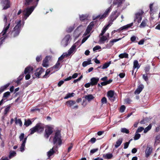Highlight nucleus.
I'll return each instance as SVG.
<instances>
[{
	"mask_svg": "<svg viewBox=\"0 0 160 160\" xmlns=\"http://www.w3.org/2000/svg\"><path fill=\"white\" fill-rule=\"evenodd\" d=\"M130 141H129L128 142H125L124 144V149H126L128 148V147L129 146V143H130Z\"/></svg>",
	"mask_w": 160,
	"mask_h": 160,
	"instance_id": "obj_55",
	"label": "nucleus"
},
{
	"mask_svg": "<svg viewBox=\"0 0 160 160\" xmlns=\"http://www.w3.org/2000/svg\"><path fill=\"white\" fill-rule=\"evenodd\" d=\"M23 74L20 75L18 79V80L17 81V83H18L23 78Z\"/></svg>",
	"mask_w": 160,
	"mask_h": 160,
	"instance_id": "obj_58",
	"label": "nucleus"
},
{
	"mask_svg": "<svg viewBox=\"0 0 160 160\" xmlns=\"http://www.w3.org/2000/svg\"><path fill=\"white\" fill-rule=\"evenodd\" d=\"M152 149L151 148L147 147L145 151L146 157H148L152 152Z\"/></svg>",
	"mask_w": 160,
	"mask_h": 160,
	"instance_id": "obj_26",
	"label": "nucleus"
},
{
	"mask_svg": "<svg viewBox=\"0 0 160 160\" xmlns=\"http://www.w3.org/2000/svg\"><path fill=\"white\" fill-rule=\"evenodd\" d=\"M25 138V137H24V134L23 133H22L19 137L20 141H22Z\"/></svg>",
	"mask_w": 160,
	"mask_h": 160,
	"instance_id": "obj_51",
	"label": "nucleus"
},
{
	"mask_svg": "<svg viewBox=\"0 0 160 160\" xmlns=\"http://www.w3.org/2000/svg\"><path fill=\"white\" fill-rule=\"evenodd\" d=\"M126 108L125 107L124 105H122L121 106L120 109V111L121 112H123Z\"/></svg>",
	"mask_w": 160,
	"mask_h": 160,
	"instance_id": "obj_54",
	"label": "nucleus"
},
{
	"mask_svg": "<svg viewBox=\"0 0 160 160\" xmlns=\"http://www.w3.org/2000/svg\"><path fill=\"white\" fill-rule=\"evenodd\" d=\"M10 109V107L8 106H7L4 110V114H6L7 113L9 112V110Z\"/></svg>",
	"mask_w": 160,
	"mask_h": 160,
	"instance_id": "obj_52",
	"label": "nucleus"
},
{
	"mask_svg": "<svg viewBox=\"0 0 160 160\" xmlns=\"http://www.w3.org/2000/svg\"><path fill=\"white\" fill-rule=\"evenodd\" d=\"M122 141V139L121 138H119L117 141L115 146L116 148H118L121 144Z\"/></svg>",
	"mask_w": 160,
	"mask_h": 160,
	"instance_id": "obj_30",
	"label": "nucleus"
},
{
	"mask_svg": "<svg viewBox=\"0 0 160 160\" xmlns=\"http://www.w3.org/2000/svg\"><path fill=\"white\" fill-rule=\"evenodd\" d=\"M121 132L122 133L128 134L129 133V130L125 128H122L121 129Z\"/></svg>",
	"mask_w": 160,
	"mask_h": 160,
	"instance_id": "obj_44",
	"label": "nucleus"
},
{
	"mask_svg": "<svg viewBox=\"0 0 160 160\" xmlns=\"http://www.w3.org/2000/svg\"><path fill=\"white\" fill-rule=\"evenodd\" d=\"M144 88V86L142 85H140L135 92V94H139L142 90Z\"/></svg>",
	"mask_w": 160,
	"mask_h": 160,
	"instance_id": "obj_25",
	"label": "nucleus"
},
{
	"mask_svg": "<svg viewBox=\"0 0 160 160\" xmlns=\"http://www.w3.org/2000/svg\"><path fill=\"white\" fill-rule=\"evenodd\" d=\"M112 24V23H110L109 22V23L106 26H105L103 29L102 32L100 34V36H102L105 33L106 31L108 29V27L110 26Z\"/></svg>",
	"mask_w": 160,
	"mask_h": 160,
	"instance_id": "obj_24",
	"label": "nucleus"
},
{
	"mask_svg": "<svg viewBox=\"0 0 160 160\" xmlns=\"http://www.w3.org/2000/svg\"><path fill=\"white\" fill-rule=\"evenodd\" d=\"M53 143L55 145H60L62 144V140L60 132L59 131L56 132L53 139Z\"/></svg>",
	"mask_w": 160,
	"mask_h": 160,
	"instance_id": "obj_5",
	"label": "nucleus"
},
{
	"mask_svg": "<svg viewBox=\"0 0 160 160\" xmlns=\"http://www.w3.org/2000/svg\"><path fill=\"white\" fill-rule=\"evenodd\" d=\"M101 48V47L98 45H97L93 49V51H96L99 50Z\"/></svg>",
	"mask_w": 160,
	"mask_h": 160,
	"instance_id": "obj_56",
	"label": "nucleus"
},
{
	"mask_svg": "<svg viewBox=\"0 0 160 160\" xmlns=\"http://www.w3.org/2000/svg\"><path fill=\"white\" fill-rule=\"evenodd\" d=\"M61 62L59 61H58L56 64L53 67L51 68H53H53H55L56 69V71L58 70L61 67L60 65Z\"/></svg>",
	"mask_w": 160,
	"mask_h": 160,
	"instance_id": "obj_27",
	"label": "nucleus"
},
{
	"mask_svg": "<svg viewBox=\"0 0 160 160\" xmlns=\"http://www.w3.org/2000/svg\"><path fill=\"white\" fill-rule=\"evenodd\" d=\"M33 70V68L32 67L28 66L25 68L24 73L25 74H27V73L31 74Z\"/></svg>",
	"mask_w": 160,
	"mask_h": 160,
	"instance_id": "obj_19",
	"label": "nucleus"
},
{
	"mask_svg": "<svg viewBox=\"0 0 160 160\" xmlns=\"http://www.w3.org/2000/svg\"><path fill=\"white\" fill-rule=\"evenodd\" d=\"M143 12L141 11L135 14V20H136L138 23L140 22L142 19V16Z\"/></svg>",
	"mask_w": 160,
	"mask_h": 160,
	"instance_id": "obj_13",
	"label": "nucleus"
},
{
	"mask_svg": "<svg viewBox=\"0 0 160 160\" xmlns=\"http://www.w3.org/2000/svg\"><path fill=\"white\" fill-rule=\"evenodd\" d=\"M53 148L51 149L49 151L47 152V155L48 157H50L52 156L55 152L54 151Z\"/></svg>",
	"mask_w": 160,
	"mask_h": 160,
	"instance_id": "obj_40",
	"label": "nucleus"
},
{
	"mask_svg": "<svg viewBox=\"0 0 160 160\" xmlns=\"http://www.w3.org/2000/svg\"><path fill=\"white\" fill-rule=\"evenodd\" d=\"M131 101V100L129 98H127L125 100V102L126 103L128 104L130 103Z\"/></svg>",
	"mask_w": 160,
	"mask_h": 160,
	"instance_id": "obj_63",
	"label": "nucleus"
},
{
	"mask_svg": "<svg viewBox=\"0 0 160 160\" xmlns=\"http://www.w3.org/2000/svg\"><path fill=\"white\" fill-rule=\"evenodd\" d=\"M109 34L108 33L106 36H100V39L99 42L100 43H104L106 41L109 37Z\"/></svg>",
	"mask_w": 160,
	"mask_h": 160,
	"instance_id": "obj_16",
	"label": "nucleus"
},
{
	"mask_svg": "<svg viewBox=\"0 0 160 160\" xmlns=\"http://www.w3.org/2000/svg\"><path fill=\"white\" fill-rule=\"evenodd\" d=\"M99 78L98 77H93L91 78L90 80L92 86H94L97 84L99 81Z\"/></svg>",
	"mask_w": 160,
	"mask_h": 160,
	"instance_id": "obj_20",
	"label": "nucleus"
},
{
	"mask_svg": "<svg viewBox=\"0 0 160 160\" xmlns=\"http://www.w3.org/2000/svg\"><path fill=\"white\" fill-rule=\"evenodd\" d=\"M119 15L120 13L118 12L117 11L112 12L109 18L111 22L110 23L112 24V22L117 18Z\"/></svg>",
	"mask_w": 160,
	"mask_h": 160,
	"instance_id": "obj_7",
	"label": "nucleus"
},
{
	"mask_svg": "<svg viewBox=\"0 0 160 160\" xmlns=\"http://www.w3.org/2000/svg\"><path fill=\"white\" fill-rule=\"evenodd\" d=\"M53 70V68H50L47 70L45 75L43 76L44 78L48 77L50 72Z\"/></svg>",
	"mask_w": 160,
	"mask_h": 160,
	"instance_id": "obj_29",
	"label": "nucleus"
},
{
	"mask_svg": "<svg viewBox=\"0 0 160 160\" xmlns=\"http://www.w3.org/2000/svg\"><path fill=\"white\" fill-rule=\"evenodd\" d=\"M68 56L67 54V53H64L63 54L58 58V61L60 62V61L62 60L65 57H67Z\"/></svg>",
	"mask_w": 160,
	"mask_h": 160,
	"instance_id": "obj_38",
	"label": "nucleus"
},
{
	"mask_svg": "<svg viewBox=\"0 0 160 160\" xmlns=\"http://www.w3.org/2000/svg\"><path fill=\"white\" fill-rule=\"evenodd\" d=\"M91 59H88L87 61H84L82 63V66L83 67H85L87 65L92 64L91 62Z\"/></svg>",
	"mask_w": 160,
	"mask_h": 160,
	"instance_id": "obj_31",
	"label": "nucleus"
},
{
	"mask_svg": "<svg viewBox=\"0 0 160 160\" xmlns=\"http://www.w3.org/2000/svg\"><path fill=\"white\" fill-rule=\"evenodd\" d=\"M89 35H88L86 37H85L82 40V43H84V42H85V41L88 39V38H89Z\"/></svg>",
	"mask_w": 160,
	"mask_h": 160,
	"instance_id": "obj_61",
	"label": "nucleus"
},
{
	"mask_svg": "<svg viewBox=\"0 0 160 160\" xmlns=\"http://www.w3.org/2000/svg\"><path fill=\"white\" fill-rule=\"evenodd\" d=\"M133 25V23H131L129 24H128L120 28L118 30L120 31L123 30H127L129 28L132 27Z\"/></svg>",
	"mask_w": 160,
	"mask_h": 160,
	"instance_id": "obj_22",
	"label": "nucleus"
},
{
	"mask_svg": "<svg viewBox=\"0 0 160 160\" xmlns=\"http://www.w3.org/2000/svg\"><path fill=\"white\" fill-rule=\"evenodd\" d=\"M68 106L71 107L76 103V102L73 100H69L66 102Z\"/></svg>",
	"mask_w": 160,
	"mask_h": 160,
	"instance_id": "obj_28",
	"label": "nucleus"
},
{
	"mask_svg": "<svg viewBox=\"0 0 160 160\" xmlns=\"http://www.w3.org/2000/svg\"><path fill=\"white\" fill-rule=\"evenodd\" d=\"M44 71V70L42 68H38L34 73V75L32 76L33 78H39L40 75Z\"/></svg>",
	"mask_w": 160,
	"mask_h": 160,
	"instance_id": "obj_10",
	"label": "nucleus"
},
{
	"mask_svg": "<svg viewBox=\"0 0 160 160\" xmlns=\"http://www.w3.org/2000/svg\"><path fill=\"white\" fill-rule=\"evenodd\" d=\"M3 21L5 22V24H8L7 23V17L6 15H4L3 16Z\"/></svg>",
	"mask_w": 160,
	"mask_h": 160,
	"instance_id": "obj_53",
	"label": "nucleus"
},
{
	"mask_svg": "<svg viewBox=\"0 0 160 160\" xmlns=\"http://www.w3.org/2000/svg\"><path fill=\"white\" fill-rule=\"evenodd\" d=\"M141 135L140 134L136 132L135 136L134 137V140H137L140 137Z\"/></svg>",
	"mask_w": 160,
	"mask_h": 160,
	"instance_id": "obj_47",
	"label": "nucleus"
},
{
	"mask_svg": "<svg viewBox=\"0 0 160 160\" xmlns=\"http://www.w3.org/2000/svg\"><path fill=\"white\" fill-rule=\"evenodd\" d=\"M137 39V37L135 36H133L130 39L132 42H134Z\"/></svg>",
	"mask_w": 160,
	"mask_h": 160,
	"instance_id": "obj_62",
	"label": "nucleus"
},
{
	"mask_svg": "<svg viewBox=\"0 0 160 160\" xmlns=\"http://www.w3.org/2000/svg\"><path fill=\"white\" fill-rule=\"evenodd\" d=\"M102 104H106L107 103V99L106 97H103L101 100Z\"/></svg>",
	"mask_w": 160,
	"mask_h": 160,
	"instance_id": "obj_50",
	"label": "nucleus"
},
{
	"mask_svg": "<svg viewBox=\"0 0 160 160\" xmlns=\"http://www.w3.org/2000/svg\"><path fill=\"white\" fill-rule=\"evenodd\" d=\"M148 22V20L147 19H144L143 20L141 24L140 25L139 27L140 28H142L145 27L147 25V23Z\"/></svg>",
	"mask_w": 160,
	"mask_h": 160,
	"instance_id": "obj_32",
	"label": "nucleus"
},
{
	"mask_svg": "<svg viewBox=\"0 0 160 160\" xmlns=\"http://www.w3.org/2000/svg\"><path fill=\"white\" fill-rule=\"evenodd\" d=\"M122 38H119L118 39H114L111 40L109 43L107 44L106 46V48H110L114 44V42H115L121 39Z\"/></svg>",
	"mask_w": 160,
	"mask_h": 160,
	"instance_id": "obj_14",
	"label": "nucleus"
},
{
	"mask_svg": "<svg viewBox=\"0 0 160 160\" xmlns=\"http://www.w3.org/2000/svg\"><path fill=\"white\" fill-rule=\"evenodd\" d=\"M51 57L50 56H46L45 58L43 60V63L42 64V66L44 67H47L48 66V61L50 59Z\"/></svg>",
	"mask_w": 160,
	"mask_h": 160,
	"instance_id": "obj_18",
	"label": "nucleus"
},
{
	"mask_svg": "<svg viewBox=\"0 0 160 160\" xmlns=\"http://www.w3.org/2000/svg\"><path fill=\"white\" fill-rule=\"evenodd\" d=\"M27 138V137H26L24 139V140L22 141V143L21 144V145L20 148V151H21L22 152H23L24 150V148H25V144L26 142Z\"/></svg>",
	"mask_w": 160,
	"mask_h": 160,
	"instance_id": "obj_21",
	"label": "nucleus"
},
{
	"mask_svg": "<svg viewBox=\"0 0 160 160\" xmlns=\"http://www.w3.org/2000/svg\"><path fill=\"white\" fill-rule=\"evenodd\" d=\"M74 93H68L67 94L65 97L64 98V99H67L69 98L73 97L74 96Z\"/></svg>",
	"mask_w": 160,
	"mask_h": 160,
	"instance_id": "obj_42",
	"label": "nucleus"
},
{
	"mask_svg": "<svg viewBox=\"0 0 160 160\" xmlns=\"http://www.w3.org/2000/svg\"><path fill=\"white\" fill-rule=\"evenodd\" d=\"M144 130V128L142 127H139L136 131L138 133Z\"/></svg>",
	"mask_w": 160,
	"mask_h": 160,
	"instance_id": "obj_57",
	"label": "nucleus"
},
{
	"mask_svg": "<svg viewBox=\"0 0 160 160\" xmlns=\"http://www.w3.org/2000/svg\"><path fill=\"white\" fill-rule=\"evenodd\" d=\"M32 122L30 119H28L27 120H25L24 122V125L26 127H28L32 124Z\"/></svg>",
	"mask_w": 160,
	"mask_h": 160,
	"instance_id": "obj_43",
	"label": "nucleus"
},
{
	"mask_svg": "<svg viewBox=\"0 0 160 160\" xmlns=\"http://www.w3.org/2000/svg\"><path fill=\"white\" fill-rule=\"evenodd\" d=\"M10 85L9 83L4 85L0 88V92H2L5 90L7 87H8Z\"/></svg>",
	"mask_w": 160,
	"mask_h": 160,
	"instance_id": "obj_35",
	"label": "nucleus"
},
{
	"mask_svg": "<svg viewBox=\"0 0 160 160\" xmlns=\"http://www.w3.org/2000/svg\"><path fill=\"white\" fill-rule=\"evenodd\" d=\"M143 78L145 81H147L148 80V78L147 74H146V75H143Z\"/></svg>",
	"mask_w": 160,
	"mask_h": 160,
	"instance_id": "obj_64",
	"label": "nucleus"
},
{
	"mask_svg": "<svg viewBox=\"0 0 160 160\" xmlns=\"http://www.w3.org/2000/svg\"><path fill=\"white\" fill-rule=\"evenodd\" d=\"M140 67V65H139L138 61L137 60H135L133 62V69H134L136 68H137L138 69Z\"/></svg>",
	"mask_w": 160,
	"mask_h": 160,
	"instance_id": "obj_33",
	"label": "nucleus"
},
{
	"mask_svg": "<svg viewBox=\"0 0 160 160\" xmlns=\"http://www.w3.org/2000/svg\"><path fill=\"white\" fill-rule=\"evenodd\" d=\"M114 94V91L112 90H110L108 91L107 93V96L109 98V99L112 101H113L115 99Z\"/></svg>",
	"mask_w": 160,
	"mask_h": 160,
	"instance_id": "obj_15",
	"label": "nucleus"
},
{
	"mask_svg": "<svg viewBox=\"0 0 160 160\" xmlns=\"http://www.w3.org/2000/svg\"><path fill=\"white\" fill-rule=\"evenodd\" d=\"M15 23L16 25L14 28V31L13 32L14 37L18 36L20 32L21 26V21L20 20H17Z\"/></svg>",
	"mask_w": 160,
	"mask_h": 160,
	"instance_id": "obj_4",
	"label": "nucleus"
},
{
	"mask_svg": "<svg viewBox=\"0 0 160 160\" xmlns=\"http://www.w3.org/2000/svg\"><path fill=\"white\" fill-rule=\"evenodd\" d=\"M15 123L16 124H18L20 126H22V122L21 120L20 119H18L17 118H15Z\"/></svg>",
	"mask_w": 160,
	"mask_h": 160,
	"instance_id": "obj_36",
	"label": "nucleus"
},
{
	"mask_svg": "<svg viewBox=\"0 0 160 160\" xmlns=\"http://www.w3.org/2000/svg\"><path fill=\"white\" fill-rule=\"evenodd\" d=\"M16 152L14 151H12L10 152L9 158H10L16 156Z\"/></svg>",
	"mask_w": 160,
	"mask_h": 160,
	"instance_id": "obj_45",
	"label": "nucleus"
},
{
	"mask_svg": "<svg viewBox=\"0 0 160 160\" xmlns=\"http://www.w3.org/2000/svg\"><path fill=\"white\" fill-rule=\"evenodd\" d=\"M26 75L25 76V79L26 80H28L30 78L31 76L30 74L27 73L26 74Z\"/></svg>",
	"mask_w": 160,
	"mask_h": 160,
	"instance_id": "obj_59",
	"label": "nucleus"
},
{
	"mask_svg": "<svg viewBox=\"0 0 160 160\" xmlns=\"http://www.w3.org/2000/svg\"><path fill=\"white\" fill-rule=\"evenodd\" d=\"M10 95V92H6L3 94V98L6 99Z\"/></svg>",
	"mask_w": 160,
	"mask_h": 160,
	"instance_id": "obj_46",
	"label": "nucleus"
},
{
	"mask_svg": "<svg viewBox=\"0 0 160 160\" xmlns=\"http://www.w3.org/2000/svg\"><path fill=\"white\" fill-rule=\"evenodd\" d=\"M125 0H114L113 3L114 4H117L118 5V6L120 5L122 2Z\"/></svg>",
	"mask_w": 160,
	"mask_h": 160,
	"instance_id": "obj_37",
	"label": "nucleus"
},
{
	"mask_svg": "<svg viewBox=\"0 0 160 160\" xmlns=\"http://www.w3.org/2000/svg\"><path fill=\"white\" fill-rule=\"evenodd\" d=\"M111 10V7H110L106 10L104 13L102 15H98L95 17H94V16H93V19L95 20L96 18H99L100 19H104L108 16Z\"/></svg>",
	"mask_w": 160,
	"mask_h": 160,
	"instance_id": "obj_6",
	"label": "nucleus"
},
{
	"mask_svg": "<svg viewBox=\"0 0 160 160\" xmlns=\"http://www.w3.org/2000/svg\"><path fill=\"white\" fill-rule=\"evenodd\" d=\"M152 128V125H149L145 129H144V132L146 133L148 131L151 129Z\"/></svg>",
	"mask_w": 160,
	"mask_h": 160,
	"instance_id": "obj_48",
	"label": "nucleus"
},
{
	"mask_svg": "<svg viewBox=\"0 0 160 160\" xmlns=\"http://www.w3.org/2000/svg\"><path fill=\"white\" fill-rule=\"evenodd\" d=\"M52 128L49 127H47L45 129V137L47 138H48L49 136L52 133Z\"/></svg>",
	"mask_w": 160,
	"mask_h": 160,
	"instance_id": "obj_12",
	"label": "nucleus"
},
{
	"mask_svg": "<svg viewBox=\"0 0 160 160\" xmlns=\"http://www.w3.org/2000/svg\"><path fill=\"white\" fill-rule=\"evenodd\" d=\"M94 98L95 96L94 95L92 94H88L85 96L84 97L85 98L88 102H90Z\"/></svg>",
	"mask_w": 160,
	"mask_h": 160,
	"instance_id": "obj_23",
	"label": "nucleus"
},
{
	"mask_svg": "<svg viewBox=\"0 0 160 160\" xmlns=\"http://www.w3.org/2000/svg\"><path fill=\"white\" fill-rule=\"evenodd\" d=\"M1 4L3 10L6 9L10 7V2L9 0H2Z\"/></svg>",
	"mask_w": 160,
	"mask_h": 160,
	"instance_id": "obj_8",
	"label": "nucleus"
},
{
	"mask_svg": "<svg viewBox=\"0 0 160 160\" xmlns=\"http://www.w3.org/2000/svg\"><path fill=\"white\" fill-rule=\"evenodd\" d=\"M71 39V37L69 35H66L62 41V44L64 47L67 46L69 43V41Z\"/></svg>",
	"mask_w": 160,
	"mask_h": 160,
	"instance_id": "obj_9",
	"label": "nucleus"
},
{
	"mask_svg": "<svg viewBox=\"0 0 160 160\" xmlns=\"http://www.w3.org/2000/svg\"><path fill=\"white\" fill-rule=\"evenodd\" d=\"M10 23L5 24L2 31L0 34V44L1 45L6 38V33L9 28Z\"/></svg>",
	"mask_w": 160,
	"mask_h": 160,
	"instance_id": "obj_3",
	"label": "nucleus"
},
{
	"mask_svg": "<svg viewBox=\"0 0 160 160\" xmlns=\"http://www.w3.org/2000/svg\"><path fill=\"white\" fill-rule=\"evenodd\" d=\"M113 157V155L112 153H108L106 154H103V157L107 159H110L111 158Z\"/></svg>",
	"mask_w": 160,
	"mask_h": 160,
	"instance_id": "obj_34",
	"label": "nucleus"
},
{
	"mask_svg": "<svg viewBox=\"0 0 160 160\" xmlns=\"http://www.w3.org/2000/svg\"><path fill=\"white\" fill-rule=\"evenodd\" d=\"M44 125L41 123H38L33 128L30 129V134H32L35 132L41 133L44 130Z\"/></svg>",
	"mask_w": 160,
	"mask_h": 160,
	"instance_id": "obj_2",
	"label": "nucleus"
},
{
	"mask_svg": "<svg viewBox=\"0 0 160 160\" xmlns=\"http://www.w3.org/2000/svg\"><path fill=\"white\" fill-rule=\"evenodd\" d=\"M39 0H25V4L26 5H32L33 6L25 8L22 12L23 17L22 19L26 20L31 14L35 8L38 5Z\"/></svg>",
	"mask_w": 160,
	"mask_h": 160,
	"instance_id": "obj_1",
	"label": "nucleus"
},
{
	"mask_svg": "<svg viewBox=\"0 0 160 160\" xmlns=\"http://www.w3.org/2000/svg\"><path fill=\"white\" fill-rule=\"evenodd\" d=\"M88 16L87 15H82L80 16V18L81 20L82 21L87 18Z\"/></svg>",
	"mask_w": 160,
	"mask_h": 160,
	"instance_id": "obj_49",
	"label": "nucleus"
},
{
	"mask_svg": "<svg viewBox=\"0 0 160 160\" xmlns=\"http://www.w3.org/2000/svg\"><path fill=\"white\" fill-rule=\"evenodd\" d=\"M77 45V42L74 44L68 50V53H67V55L69 56L72 53H74L76 50V47Z\"/></svg>",
	"mask_w": 160,
	"mask_h": 160,
	"instance_id": "obj_11",
	"label": "nucleus"
},
{
	"mask_svg": "<svg viewBox=\"0 0 160 160\" xmlns=\"http://www.w3.org/2000/svg\"><path fill=\"white\" fill-rule=\"evenodd\" d=\"M93 26L94 24L93 22H91L90 23L89 25L88 26L86 31L84 34L85 36H86L89 33Z\"/></svg>",
	"mask_w": 160,
	"mask_h": 160,
	"instance_id": "obj_17",
	"label": "nucleus"
},
{
	"mask_svg": "<svg viewBox=\"0 0 160 160\" xmlns=\"http://www.w3.org/2000/svg\"><path fill=\"white\" fill-rule=\"evenodd\" d=\"M111 63V62H109L105 63L102 66V69H105L107 68H108V67L109 66Z\"/></svg>",
	"mask_w": 160,
	"mask_h": 160,
	"instance_id": "obj_39",
	"label": "nucleus"
},
{
	"mask_svg": "<svg viewBox=\"0 0 160 160\" xmlns=\"http://www.w3.org/2000/svg\"><path fill=\"white\" fill-rule=\"evenodd\" d=\"M98 148H96V149H92L90 151V153L92 154H93L94 153H95V152L97 151H98Z\"/></svg>",
	"mask_w": 160,
	"mask_h": 160,
	"instance_id": "obj_60",
	"label": "nucleus"
},
{
	"mask_svg": "<svg viewBox=\"0 0 160 160\" xmlns=\"http://www.w3.org/2000/svg\"><path fill=\"white\" fill-rule=\"evenodd\" d=\"M128 54L125 53H121L119 55V57L121 58H128Z\"/></svg>",
	"mask_w": 160,
	"mask_h": 160,
	"instance_id": "obj_41",
	"label": "nucleus"
}]
</instances>
